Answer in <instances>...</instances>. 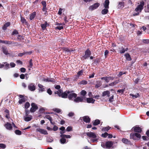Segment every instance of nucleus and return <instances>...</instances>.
Instances as JSON below:
<instances>
[{
    "label": "nucleus",
    "mask_w": 149,
    "mask_h": 149,
    "mask_svg": "<svg viewBox=\"0 0 149 149\" xmlns=\"http://www.w3.org/2000/svg\"><path fill=\"white\" fill-rule=\"evenodd\" d=\"M144 5V3L143 1H142L140 2V4L138 5L135 10V11H136V13H134V16L138 15L139 13L141 12V10L143 9V6Z\"/></svg>",
    "instance_id": "1"
},
{
    "label": "nucleus",
    "mask_w": 149,
    "mask_h": 149,
    "mask_svg": "<svg viewBox=\"0 0 149 149\" xmlns=\"http://www.w3.org/2000/svg\"><path fill=\"white\" fill-rule=\"evenodd\" d=\"M68 91H66L64 93H63L61 90H58V91L55 92V93L57 94L60 97H61L63 98H66L67 96H68Z\"/></svg>",
    "instance_id": "2"
},
{
    "label": "nucleus",
    "mask_w": 149,
    "mask_h": 149,
    "mask_svg": "<svg viewBox=\"0 0 149 149\" xmlns=\"http://www.w3.org/2000/svg\"><path fill=\"white\" fill-rule=\"evenodd\" d=\"M74 101L78 103L79 102H85L86 101V97L84 96L78 97L74 99Z\"/></svg>",
    "instance_id": "3"
},
{
    "label": "nucleus",
    "mask_w": 149,
    "mask_h": 149,
    "mask_svg": "<svg viewBox=\"0 0 149 149\" xmlns=\"http://www.w3.org/2000/svg\"><path fill=\"white\" fill-rule=\"evenodd\" d=\"M77 96V95L73 93V91H68V98L69 99L71 100H74Z\"/></svg>",
    "instance_id": "4"
},
{
    "label": "nucleus",
    "mask_w": 149,
    "mask_h": 149,
    "mask_svg": "<svg viewBox=\"0 0 149 149\" xmlns=\"http://www.w3.org/2000/svg\"><path fill=\"white\" fill-rule=\"evenodd\" d=\"M100 6V4L98 3H96L93 5L90 6L89 8V9L90 10H93L96 9Z\"/></svg>",
    "instance_id": "5"
},
{
    "label": "nucleus",
    "mask_w": 149,
    "mask_h": 149,
    "mask_svg": "<svg viewBox=\"0 0 149 149\" xmlns=\"http://www.w3.org/2000/svg\"><path fill=\"white\" fill-rule=\"evenodd\" d=\"M136 137L139 138L141 137V135L140 134L137 133L134 134H131L130 135V138L131 139L135 140L136 139Z\"/></svg>",
    "instance_id": "6"
},
{
    "label": "nucleus",
    "mask_w": 149,
    "mask_h": 149,
    "mask_svg": "<svg viewBox=\"0 0 149 149\" xmlns=\"http://www.w3.org/2000/svg\"><path fill=\"white\" fill-rule=\"evenodd\" d=\"M86 134L90 138H96L97 137V134L94 132H87Z\"/></svg>",
    "instance_id": "7"
},
{
    "label": "nucleus",
    "mask_w": 149,
    "mask_h": 149,
    "mask_svg": "<svg viewBox=\"0 0 149 149\" xmlns=\"http://www.w3.org/2000/svg\"><path fill=\"white\" fill-rule=\"evenodd\" d=\"M31 106L32 107L30 109V111L32 112H35L38 108V107L34 103H32Z\"/></svg>",
    "instance_id": "8"
},
{
    "label": "nucleus",
    "mask_w": 149,
    "mask_h": 149,
    "mask_svg": "<svg viewBox=\"0 0 149 149\" xmlns=\"http://www.w3.org/2000/svg\"><path fill=\"white\" fill-rule=\"evenodd\" d=\"M29 89L31 91H33L36 89V87L34 84L31 83L28 86Z\"/></svg>",
    "instance_id": "9"
},
{
    "label": "nucleus",
    "mask_w": 149,
    "mask_h": 149,
    "mask_svg": "<svg viewBox=\"0 0 149 149\" xmlns=\"http://www.w3.org/2000/svg\"><path fill=\"white\" fill-rule=\"evenodd\" d=\"M134 130L135 132L140 133L141 132V129L138 126H136L133 127Z\"/></svg>",
    "instance_id": "10"
},
{
    "label": "nucleus",
    "mask_w": 149,
    "mask_h": 149,
    "mask_svg": "<svg viewBox=\"0 0 149 149\" xmlns=\"http://www.w3.org/2000/svg\"><path fill=\"white\" fill-rule=\"evenodd\" d=\"M36 131H38V132H40V133H41V134H47V131L46 130H45L43 129H41L40 128H37L36 129Z\"/></svg>",
    "instance_id": "11"
},
{
    "label": "nucleus",
    "mask_w": 149,
    "mask_h": 149,
    "mask_svg": "<svg viewBox=\"0 0 149 149\" xmlns=\"http://www.w3.org/2000/svg\"><path fill=\"white\" fill-rule=\"evenodd\" d=\"M101 79L102 80H104L107 83L110 80L113 79V78L111 77H102L101 78Z\"/></svg>",
    "instance_id": "12"
},
{
    "label": "nucleus",
    "mask_w": 149,
    "mask_h": 149,
    "mask_svg": "<svg viewBox=\"0 0 149 149\" xmlns=\"http://www.w3.org/2000/svg\"><path fill=\"white\" fill-rule=\"evenodd\" d=\"M4 126L6 129L9 130H11L12 129V127L11 126V125L9 123H7L4 125Z\"/></svg>",
    "instance_id": "13"
},
{
    "label": "nucleus",
    "mask_w": 149,
    "mask_h": 149,
    "mask_svg": "<svg viewBox=\"0 0 149 149\" xmlns=\"http://www.w3.org/2000/svg\"><path fill=\"white\" fill-rule=\"evenodd\" d=\"M113 143L112 141L107 142L105 144L107 148H110L113 145Z\"/></svg>",
    "instance_id": "14"
},
{
    "label": "nucleus",
    "mask_w": 149,
    "mask_h": 149,
    "mask_svg": "<svg viewBox=\"0 0 149 149\" xmlns=\"http://www.w3.org/2000/svg\"><path fill=\"white\" fill-rule=\"evenodd\" d=\"M128 48H127L125 49L123 47H122L119 48V51L120 53L121 54L123 53H125V51H127Z\"/></svg>",
    "instance_id": "15"
},
{
    "label": "nucleus",
    "mask_w": 149,
    "mask_h": 149,
    "mask_svg": "<svg viewBox=\"0 0 149 149\" xmlns=\"http://www.w3.org/2000/svg\"><path fill=\"white\" fill-rule=\"evenodd\" d=\"M83 120L86 123L90 122V119L88 116H84L82 117Z\"/></svg>",
    "instance_id": "16"
},
{
    "label": "nucleus",
    "mask_w": 149,
    "mask_h": 149,
    "mask_svg": "<svg viewBox=\"0 0 149 149\" xmlns=\"http://www.w3.org/2000/svg\"><path fill=\"white\" fill-rule=\"evenodd\" d=\"M91 54L90 51L89 50H87L85 52V55L84 56V57L85 58H86L89 57Z\"/></svg>",
    "instance_id": "17"
},
{
    "label": "nucleus",
    "mask_w": 149,
    "mask_h": 149,
    "mask_svg": "<svg viewBox=\"0 0 149 149\" xmlns=\"http://www.w3.org/2000/svg\"><path fill=\"white\" fill-rule=\"evenodd\" d=\"M109 0H105L104 3L103 4L104 7L105 8H109Z\"/></svg>",
    "instance_id": "18"
},
{
    "label": "nucleus",
    "mask_w": 149,
    "mask_h": 149,
    "mask_svg": "<svg viewBox=\"0 0 149 149\" xmlns=\"http://www.w3.org/2000/svg\"><path fill=\"white\" fill-rule=\"evenodd\" d=\"M86 100L87 102L88 103H93L95 101V100L93 99L92 98H86Z\"/></svg>",
    "instance_id": "19"
},
{
    "label": "nucleus",
    "mask_w": 149,
    "mask_h": 149,
    "mask_svg": "<svg viewBox=\"0 0 149 149\" xmlns=\"http://www.w3.org/2000/svg\"><path fill=\"white\" fill-rule=\"evenodd\" d=\"M38 86L39 88V91L42 92L45 91V88L42 85L39 84H38Z\"/></svg>",
    "instance_id": "20"
},
{
    "label": "nucleus",
    "mask_w": 149,
    "mask_h": 149,
    "mask_svg": "<svg viewBox=\"0 0 149 149\" xmlns=\"http://www.w3.org/2000/svg\"><path fill=\"white\" fill-rule=\"evenodd\" d=\"M109 94L110 92L109 91H104L102 95V96L103 97H104L106 96H107L108 97H109Z\"/></svg>",
    "instance_id": "21"
},
{
    "label": "nucleus",
    "mask_w": 149,
    "mask_h": 149,
    "mask_svg": "<svg viewBox=\"0 0 149 149\" xmlns=\"http://www.w3.org/2000/svg\"><path fill=\"white\" fill-rule=\"evenodd\" d=\"M63 52H65V53H70L71 52L73 51V50H70L68 49H67L65 47L63 48Z\"/></svg>",
    "instance_id": "22"
},
{
    "label": "nucleus",
    "mask_w": 149,
    "mask_h": 149,
    "mask_svg": "<svg viewBox=\"0 0 149 149\" xmlns=\"http://www.w3.org/2000/svg\"><path fill=\"white\" fill-rule=\"evenodd\" d=\"M48 25V24L47 22H45L44 24H41V26L42 29L43 30H44L46 28V27Z\"/></svg>",
    "instance_id": "23"
},
{
    "label": "nucleus",
    "mask_w": 149,
    "mask_h": 149,
    "mask_svg": "<svg viewBox=\"0 0 149 149\" xmlns=\"http://www.w3.org/2000/svg\"><path fill=\"white\" fill-rule=\"evenodd\" d=\"M43 81L46 82H54L55 80L54 79H52V78H45L43 79Z\"/></svg>",
    "instance_id": "24"
},
{
    "label": "nucleus",
    "mask_w": 149,
    "mask_h": 149,
    "mask_svg": "<svg viewBox=\"0 0 149 149\" xmlns=\"http://www.w3.org/2000/svg\"><path fill=\"white\" fill-rule=\"evenodd\" d=\"M10 23L9 22H8L6 23L3 26V29L4 30H5L6 29L7 27L10 25Z\"/></svg>",
    "instance_id": "25"
},
{
    "label": "nucleus",
    "mask_w": 149,
    "mask_h": 149,
    "mask_svg": "<svg viewBox=\"0 0 149 149\" xmlns=\"http://www.w3.org/2000/svg\"><path fill=\"white\" fill-rule=\"evenodd\" d=\"M124 3L123 2H119L118 5V8H122L124 7Z\"/></svg>",
    "instance_id": "26"
},
{
    "label": "nucleus",
    "mask_w": 149,
    "mask_h": 149,
    "mask_svg": "<svg viewBox=\"0 0 149 149\" xmlns=\"http://www.w3.org/2000/svg\"><path fill=\"white\" fill-rule=\"evenodd\" d=\"M2 50L3 52L6 55H7L9 54L8 53L7 49L6 47H2Z\"/></svg>",
    "instance_id": "27"
},
{
    "label": "nucleus",
    "mask_w": 149,
    "mask_h": 149,
    "mask_svg": "<svg viewBox=\"0 0 149 149\" xmlns=\"http://www.w3.org/2000/svg\"><path fill=\"white\" fill-rule=\"evenodd\" d=\"M122 141L123 143L125 144H129L130 143V141L125 138H123L122 139Z\"/></svg>",
    "instance_id": "28"
},
{
    "label": "nucleus",
    "mask_w": 149,
    "mask_h": 149,
    "mask_svg": "<svg viewBox=\"0 0 149 149\" xmlns=\"http://www.w3.org/2000/svg\"><path fill=\"white\" fill-rule=\"evenodd\" d=\"M125 56L126 58V59L128 61H130L131 60V58L130 57V56L128 54H125Z\"/></svg>",
    "instance_id": "29"
},
{
    "label": "nucleus",
    "mask_w": 149,
    "mask_h": 149,
    "mask_svg": "<svg viewBox=\"0 0 149 149\" xmlns=\"http://www.w3.org/2000/svg\"><path fill=\"white\" fill-rule=\"evenodd\" d=\"M36 15V13L35 12H33L30 15V19L31 20L33 19L35 17Z\"/></svg>",
    "instance_id": "30"
},
{
    "label": "nucleus",
    "mask_w": 149,
    "mask_h": 149,
    "mask_svg": "<svg viewBox=\"0 0 149 149\" xmlns=\"http://www.w3.org/2000/svg\"><path fill=\"white\" fill-rule=\"evenodd\" d=\"M0 42L8 44H10L12 43V42L10 41H4L1 40V41H0Z\"/></svg>",
    "instance_id": "31"
},
{
    "label": "nucleus",
    "mask_w": 149,
    "mask_h": 149,
    "mask_svg": "<svg viewBox=\"0 0 149 149\" xmlns=\"http://www.w3.org/2000/svg\"><path fill=\"white\" fill-rule=\"evenodd\" d=\"M107 8H105L103 9L102 11V14L104 15L107 14L108 12V10L107 9Z\"/></svg>",
    "instance_id": "32"
},
{
    "label": "nucleus",
    "mask_w": 149,
    "mask_h": 149,
    "mask_svg": "<svg viewBox=\"0 0 149 149\" xmlns=\"http://www.w3.org/2000/svg\"><path fill=\"white\" fill-rule=\"evenodd\" d=\"M100 123V121L99 120H95L93 123L94 125H97Z\"/></svg>",
    "instance_id": "33"
},
{
    "label": "nucleus",
    "mask_w": 149,
    "mask_h": 149,
    "mask_svg": "<svg viewBox=\"0 0 149 149\" xmlns=\"http://www.w3.org/2000/svg\"><path fill=\"white\" fill-rule=\"evenodd\" d=\"M31 116H27L24 118V120L25 121H29L31 119Z\"/></svg>",
    "instance_id": "34"
},
{
    "label": "nucleus",
    "mask_w": 149,
    "mask_h": 149,
    "mask_svg": "<svg viewBox=\"0 0 149 149\" xmlns=\"http://www.w3.org/2000/svg\"><path fill=\"white\" fill-rule=\"evenodd\" d=\"M130 96H132L134 98H136L139 96V93H136L135 94H130Z\"/></svg>",
    "instance_id": "35"
},
{
    "label": "nucleus",
    "mask_w": 149,
    "mask_h": 149,
    "mask_svg": "<svg viewBox=\"0 0 149 149\" xmlns=\"http://www.w3.org/2000/svg\"><path fill=\"white\" fill-rule=\"evenodd\" d=\"M26 53L27 54H30L31 53V52H27L25 53H19L18 54V56H22L24 54Z\"/></svg>",
    "instance_id": "36"
},
{
    "label": "nucleus",
    "mask_w": 149,
    "mask_h": 149,
    "mask_svg": "<svg viewBox=\"0 0 149 149\" xmlns=\"http://www.w3.org/2000/svg\"><path fill=\"white\" fill-rule=\"evenodd\" d=\"M45 118L48 119L50 121V122L52 124H53L52 122V119L50 116H45Z\"/></svg>",
    "instance_id": "37"
},
{
    "label": "nucleus",
    "mask_w": 149,
    "mask_h": 149,
    "mask_svg": "<svg viewBox=\"0 0 149 149\" xmlns=\"http://www.w3.org/2000/svg\"><path fill=\"white\" fill-rule=\"evenodd\" d=\"M21 21L23 24H26V19L22 17H21Z\"/></svg>",
    "instance_id": "38"
},
{
    "label": "nucleus",
    "mask_w": 149,
    "mask_h": 149,
    "mask_svg": "<svg viewBox=\"0 0 149 149\" xmlns=\"http://www.w3.org/2000/svg\"><path fill=\"white\" fill-rule=\"evenodd\" d=\"M60 142L62 144H64L66 143V139L63 138H61L60 139Z\"/></svg>",
    "instance_id": "39"
},
{
    "label": "nucleus",
    "mask_w": 149,
    "mask_h": 149,
    "mask_svg": "<svg viewBox=\"0 0 149 149\" xmlns=\"http://www.w3.org/2000/svg\"><path fill=\"white\" fill-rule=\"evenodd\" d=\"M15 133L17 135H20L21 134V132L19 130H16L15 131Z\"/></svg>",
    "instance_id": "40"
},
{
    "label": "nucleus",
    "mask_w": 149,
    "mask_h": 149,
    "mask_svg": "<svg viewBox=\"0 0 149 149\" xmlns=\"http://www.w3.org/2000/svg\"><path fill=\"white\" fill-rule=\"evenodd\" d=\"M110 128L109 127H105L103 128L102 129V130L103 131H107L110 129Z\"/></svg>",
    "instance_id": "41"
},
{
    "label": "nucleus",
    "mask_w": 149,
    "mask_h": 149,
    "mask_svg": "<svg viewBox=\"0 0 149 149\" xmlns=\"http://www.w3.org/2000/svg\"><path fill=\"white\" fill-rule=\"evenodd\" d=\"M25 101V99L24 98H22L20 99L19 101V103L20 104L22 103L23 102Z\"/></svg>",
    "instance_id": "42"
},
{
    "label": "nucleus",
    "mask_w": 149,
    "mask_h": 149,
    "mask_svg": "<svg viewBox=\"0 0 149 149\" xmlns=\"http://www.w3.org/2000/svg\"><path fill=\"white\" fill-rule=\"evenodd\" d=\"M53 110L57 113H59L61 112V110L58 108H54L53 109Z\"/></svg>",
    "instance_id": "43"
},
{
    "label": "nucleus",
    "mask_w": 149,
    "mask_h": 149,
    "mask_svg": "<svg viewBox=\"0 0 149 149\" xmlns=\"http://www.w3.org/2000/svg\"><path fill=\"white\" fill-rule=\"evenodd\" d=\"M118 82L117 81H115L113 82L110 84H109V85L111 86H114L115 85H116L117 84Z\"/></svg>",
    "instance_id": "44"
},
{
    "label": "nucleus",
    "mask_w": 149,
    "mask_h": 149,
    "mask_svg": "<svg viewBox=\"0 0 149 149\" xmlns=\"http://www.w3.org/2000/svg\"><path fill=\"white\" fill-rule=\"evenodd\" d=\"M86 94V92L84 90H82L81 92V95L84 96Z\"/></svg>",
    "instance_id": "45"
},
{
    "label": "nucleus",
    "mask_w": 149,
    "mask_h": 149,
    "mask_svg": "<svg viewBox=\"0 0 149 149\" xmlns=\"http://www.w3.org/2000/svg\"><path fill=\"white\" fill-rule=\"evenodd\" d=\"M63 28V27L62 25H59L55 28L56 29H58L59 30H61Z\"/></svg>",
    "instance_id": "46"
},
{
    "label": "nucleus",
    "mask_w": 149,
    "mask_h": 149,
    "mask_svg": "<svg viewBox=\"0 0 149 149\" xmlns=\"http://www.w3.org/2000/svg\"><path fill=\"white\" fill-rule=\"evenodd\" d=\"M30 106V104L29 102H26L24 105L25 108L26 109H27Z\"/></svg>",
    "instance_id": "47"
},
{
    "label": "nucleus",
    "mask_w": 149,
    "mask_h": 149,
    "mask_svg": "<svg viewBox=\"0 0 149 149\" xmlns=\"http://www.w3.org/2000/svg\"><path fill=\"white\" fill-rule=\"evenodd\" d=\"M108 134L107 132H105L104 134H102L101 135L104 138H106L107 136H108Z\"/></svg>",
    "instance_id": "48"
},
{
    "label": "nucleus",
    "mask_w": 149,
    "mask_h": 149,
    "mask_svg": "<svg viewBox=\"0 0 149 149\" xmlns=\"http://www.w3.org/2000/svg\"><path fill=\"white\" fill-rule=\"evenodd\" d=\"M6 146L4 144H0V147L2 148H6Z\"/></svg>",
    "instance_id": "49"
},
{
    "label": "nucleus",
    "mask_w": 149,
    "mask_h": 149,
    "mask_svg": "<svg viewBox=\"0 0 149 149\" xmlns=\"http://www.w3.org/2000/svg\"><path fill=\"white\" fill-rule=\"evenodd\" d=\"M33 66L32 61L31 59L30 60L29 62V65L28 66L29 68H32Z\"/></svg>",
    "instance_id": "50"
},
{
    "label": "nucleus",
    "mask_w": 149,
    "mask_h": 149,
    "mask_svg": "<svg viewBox=\"0 0 149 149\" xmlns=\"http://www.w3.org/2000/svg\"><path fill=\"white\" fill-rule=\"evenodd\" d=\"M72 127H71L69 126L66 129L67 131L69 132L72 130Z\"/></svg>",
    "instance_id": "51"
},
{
    "label": "nucleus",
    "mask_w": 149,
    "mask_h": 149,
    "mask_svg": "<svg viewBox=\"0 0 149 149\" xmlns=\"http://www.w3.org/2000/svg\"><path fill=\"white\" fill-rule=\"evenodd\" d=\"M74 113L72 112H70L68 114V115L69 117H72L74 116Z\"/></svg>",
    "instance_id": "52"
},
{
    "label": "nucleus",
    "mask_w": 149,
    "mask_h": 149,
    "mask_svg": "<svg viewBox=\"0 0 149 149\" xmlns=\"http://www.w3.org/2000/svg\"><path fill=\"white\" fill-rule=\"evenodd\" d=\"M62 10L63 9L60 8L59 9V10L58 14L59 15H61L62 13Z\"/></svg>",
    "instance_id": "53"
},
{
    "label": "nucleus",
    "mask_w": 149,
    "mask_h": 149,
    "mask_svg": "<svg viewBox=\"0 0 149 149\" xmlns=\"http://www.w3.org/2000/svg\"><path fill=\"white\" fill-rule=\"evenodd\" d=\"M25 71L26 69L24 68H20V71L21 72H24Z\"/></svg>",
    "instance_id": "54"
},
{
    "label": "nucleus",
    "mask_w": 149,
    "mask_h": 149,
    "mask_svg": "<svg viewBox=\"0 0 149 149\" xmlns=\"http://www.w3.org/2000/svg\"><path fill=\"white\" fill-rule=\"evenodd\" d=\"M15 64L13 62H11L10 63V65L12 68L14 67H15Z\"/></svg>",
    "instance_id": "55"
},
{
    "label": "nucleus",
    "mask_w": 149,
    "mask_h": 149,
    "mask_svg": "<svg viewBox=\"0 0 149 149\" xmlns=\"http://www.w3.org/2000/svg\"><path fill=\"white\" fill-rule=\"evenodd\" d=\"M94 138L91 139L92 141L93 142H97L98 139L96 138Z\"/></svg>",
    "instance_id": "56"
},
{
    "label": "nucleus",
    "mask_w": 149,
    "mask_h": 149,
    "mask_svg": "<svg viewBox=\"0 0 149 149\" xmlns=\"http://www.w3.org/2000/svg\"><path fill=\"white\" fill-rule=\"evenodd\" d=\"M124 91V90L123 89L119 90L117 91L119 93H122V94L123 93Z\"/></svg>",
    "instance_id": "57"
},
{
    "label": "nucleus",
    "mask_w": 149,
    "mask_h": 149,
    "mask_svg": "<svg viewBox=\"0 0 149 149\" xmlns=\"http://www.w3.org/2000/svg\"><path fill=\"white\" fill-rule=\"evenodd\" d=\"M146 12H149V4L148 5L146 9Z\"/></svg>",
    "instance_id": "58"
},
{
    "label": "nucleus",
    "mask_w": 149,
    "mask_h": 149,
    "mask_svg": "<svg viewBox=\"0 0 149 149\" xmlns=\"http://www.w3.org/2000/svg\"><path fill=\"white\" fill-rule=\"evenodd\" d=\"M47 93L51 95L52 93V91L50 89H48L47 91Z\"/></svg>",
    "instance_id": "59"
},
{
    "label": "nucleus",
    "mask_w": 149,
    "mask_h": 149,
    "mask_svg": "<svg viewBox=\"0 0 149 149\" xmlns=\"http://www.w3.org/2000/svg\"><path fill=\"white\" fill-rule=\"evenodd\" d=\"M113 96L112 95V96L110 97V98L109 99V101L110 102H111L113 101Z\"/></svg>",
    "instance_id": "60"
},
{
    "label": "nucleus",
    "mask_w": 149,
    "mask_h": 149,
    "mask_svg": "<svg viewBox=\"0 0 149 149\" xmlns=\"http://www.w3.org/2000/svg\"><path fill=\"white\" fill-rule=\"evenodd\" d=\"M20 78L21 79H24L25 78V75L24 74H22L20 75Z\"/></svg>",
    "instance_id": "61"
},
{
    "label": "nucleus",
    "mask_w": 149,
    "mask_h": 149,
    "mask_svg": "<svg viewBox=\"0 0 149 149\" xmlns=\"http://www.w3.org/2000/svg\"><path fill=\"white\" fill-rule=\"evenodd\" d=\"M81 84H87V81L85 80L82 81H81Z\"/></svg>",
    "instance_id": "62"
},
{
    "label": "nucleus",
    "mask_w": 149,
    "mask_h": 149,
    "mask_svg": "<svg viewBox=\"0 0 149 149\" xmlns=\"http://www.w3.org/2000/svg\"><path fill=\"white\" fill-rule=\"evenodd\" d=\"M53 141V139L50 138H48L47 139V141L49 142H51Z\"/></svg>",
    "instance_id": "63"
},
{
    "label": "nucleus",
    "mask_w": 149,
    "mask_h": 149,
    "mask_svg": "<svg viewBox=\"0 0 149 149\" xmlns=\"http://www.w3.org/2000/svg\"><path fill=\"white\" fill-rule=\"evenodd\" d=\"M43 6H46V2L45 1H42L41 2Z\"/></svg>",
    "instance_id": "64"
}]
</instances>
